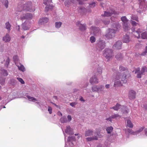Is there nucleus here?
I'll return each instance as SVG.
<instances>
[{
	"mask_svg": "<svg viewBox=\"0 0 147 147\" xmlns=\"http://www.w3.org/2000/svg\"><path fill=\"white\" fill-rule=\"evenodd\" d=\"M101 137L100 135L97 132L94 133V135L92 137H88L86 138V140L88 141H90L93 140H97L99 138H100Z\"/></svg>",
	"mask_w": 147,
	"mask_h": 147,
	"instance_id": "nucleus-10",
	"label": "nucleus"
},
{
	"mask_svg": "<svg viewBox=\"0 0 147 147\" xmlns=\"http://www.w3.org/2000/svg\"><path fill=\"white\" fill-rule=\"evenodd\" d=\"M67 118L68 119V121H71V116L70 115H68L67 117Z\"/></svg>",
	"mask_w": 147,
	"mask_h": 147,
	"instance_id": "nucleus-53",
	"label": "nucleus"
},
{
	"mask_svg": "<svg viewBox=\"0 0 147 147\" xmlns=\"http://www.w3.org/2000/svg\"><path fill=\"white\" fill-rule=\"evenodd\" d=\"M121 108L123 113H127L128 112V109L125 106H121L119 104H117L115 106L110 108L111 109H113L117 111L119 109Z\"/></svg>",
	"mask_w": 147,
	"mask_h": 147,
	"instance_id": "nucleus-7",
	"label": "nucleus"
},
{
	"mask_svg": "<svg viewBox=\"0 0 147 147\" xmlns=\"http://www.w3.org/2000/svg\"><path fill=\"white\" fill-rule=\"evenodd\" d=\"M140 37L143 39H147V32H145L141 34Z\"/></svg>",
	"mask_w": 147,
	"mask_h": 147,
	"instance_id": "nucleus-30",
	"label": "nucleus"
},
{
	"mask_svg": "<svg viewBox=\"0 0 147 147\" xmlns=\"http://www.w3.org/2000/svg\"><path fill=\"white\" fill-rule=\"evenodd\" d=\"M119 69L121 72H118L114 77V86L115 87L121 86L122 82L124 83L127 82L125 74L128 72L127 68L121 66L119 67Z\"/></svg>",
	"mask_w": 147,
	"mask_h": 147,
	"instance_id": "nucleus-1",
	"label": "nucleus"
},
{
	"mask_svg": "<svg viewBox=\"0 0 147 147\" xmlns=\"http://www.w3.org/2000/svg\"><path fill=\"white\" fill-rule=\"evenodd\" d=\"M48 111L49 112V114H51L52 113V108L50 107L49 106L48 107Z\"/></svg>",
	"mask_w": 147,
	"mask_h": 147,
	"instance_id": "nucleus-52",
	"label": "nucleus"
},
{
	"mask_svg": "<svg viewBox=\"0 0 147 147\" xmlns=\"http://www.w3.org/2000/svg\"><path fill=\"white\" fill-rule=\"evenodd\" d=\"M44 0V1H43V3L45 4V5H47V3H48H48H50V2H51L52 1L51 0Z\"/></svg>",
	"mask_w": 147,
	"mask_h": 147,
	"instance_id": "nucleus-48",
	"label": "nucleus"
},
{
	"mask_svg": "<svg viewBox=\"0 0 147 147\" xmlns=\"http://www.w3.org/2000/svg\"><path fill=\"white\" fill-rule=\"evenodd\" d=\"M27 97L28 99L30 101L35 102L36 101H38V100L36 98L30 96H27ZM36 103L38 105L40 106V105H42V104H41L40 102L37 101L36 102Z\"/></svg>",
	"mask_w": 147,
	"mask_h": 147,
	"instance_id": "nucleus-16",
	"label": "nucleus"
},
{
	"mask_svg": "<svg viewBox=\"0 0 147 147\" xmlns=\"http://www.w3.org/2000/svg\"><path fill=\"white\" fill-rule=\"evenodd\" d=\"M109 21H107V22H104V23L105 24H108L109 23Z\"/></svg>",
	"mask_w": 147,
	"mask_h": 147,
	"instance_id": "nucleus-61",
	"label": "nucleus"
},
{
	"mask_svg": "<svg viewBox=\"0 0 147 147\" xmlns=\"http://www.w3.org/2000/svg\"><path fill=\"white\" fill-rule=\"evenodd\" d=\"M62 23L61 22H57L55 23V27L57 28H59L61 26Z\"/></svg>",
	"mask_w": 147,
	"mask_h": 147,
	"instance_id": "nucleus-35",
	"label": "nucleus"
},
{
	"mask_svg": "<svg viewBox=\"0 0 147 147\" xmlns=\"http://www.w3.org/2000/svg\"><path fill=\"white\" fill-rule=\"evenodd\" d=\"M30 23L28 20H26L25 22L22 25V28L24 30H28L30 28Z\"/></svg>",
	"mask_w": 147,
	"mask_h": 147,
	"instance_id": "nucleus-12",
	"label": "nucleus"
},
{
	"mask_svg": "<svg viewBox=\"0 0 147 147\" xmlns=\"http://www.w3.org/2000/svg\"><path fill=\"white\" fill-rule=\"evenodd\" d=\"M90 29L91 34H93L94 35H96L99 30V28L95 27H91Z\"/></svg>",
	"mask_w": 147,
	"mask_h": 147,
	"instance_id": "nucleus-14",
	"label": "nucleus"
},
{
	"mask_svg": "<svg viewBox=\"0 0 147 147\" xmlns=\"http://www.w3.org/2000/svg\"><path fill=\"white\" fill-rule=\"evenodd\" d=\"M79 11L80 12H84L86 11V9L84 7L81 6L79 8Z\"/></svg>",
	"mask_w": 147,
	"mask_h": 147,
	"instance_id": "nucleus-37",
	"label": "nucleus"
},
{
	"mask_svg": "<svg viewBox=\"0 0 147 147\" xmlns=\"http://www.w3.org/2000/svg\"><path fill=\"white\" fill-rule=\"evenodd\" d=\"M146 53H147V47H146V49L144 52L142 53V55H144Z\"/></svg>",
	"mask_w": 147,
	"mask_h": 147,
	"instance_id": "nucleus-55",
	"label": "nucleus"
},
{
	"mask_svg": "<svg viewBox=\"0 0 147 147\" xmlns=\"http://www.w3.org/2000/svg\"><path fill=\"white\" fill-rule=\"evenodd\" d=\"M145 134L147 136V128L145 130Z\"/></svg>",
	"mask_w": 147,
	"mask_h": 147,
	"instance_id": "nucleus-62",
	"label": "nucleus"
},
{
	"mask_svg": "<svg viewBox=\"0 0 147 147\" xmlns=\"http://www.w3.org/2000/svg\"><path fill=\"white\" fill-rule=\"evenodd\" d=\"M123 41L124 42L128 43L129 41V36L127 35H125L124 36Z\"/></svg>",
	"mask_w": 147,
	"mask_h": 147,
	"instance_id": "nucleus-28",
	"label": "nucleus"
},
{
	"mask_svg": "<svg viewBox=\"0 0 147 147\" xmlns=\"http://www.w3.org/2000/svg\"><path fill=\"white\" fill-rule=\"evenodd\" d=\"M48 3L46 5H47L45 7V10L48 11L50 10H51L53 8V6L51 5H49V3Z\"/></svg>",
	"mask_w": 147,
	"mask_h": 147,
	"instance_id": "nucleus-31",
	"label": "nucleus"
},
{
	"mask_svg": "<svg viewBox=\"0 0 147 147\" xmlns=\"http://www.w3.org/2000/svg\"><path fill=\"white\" fill-rule=\"evenodd\" d=\"M94 134L93 131L91 129H88L85 131V136L86 137L90 136Z\"/></svg>",
	"mask_w": 147,
	"mask_h": 147,
	"instance_id": "nucleus-21",
	"label": "nucleus"
},
{
	"mask_svg": "<svg viewBox=\"0 0 147 147\" xmlns=\"http://www.w3.org/2000/svg\"><path fill=\"white\" fill-rule=\"evenodd\" d=\"M1 1L3 4L6 8H7L8 6L9 2L8 0H2Z\"/></svg>",
	"mask_w": 147,
	"mask_h": 147,
	"instance_id": "nucleus-29",
	"label": "nucleus"
},
{
	"mask_svg": "<svg viewBox=\"0 0 147 147\" xmlns=\"http://www.w3.org/2000/svg\"><path fill=\"white\" fill-rule=\"evenodd\" d=\"M143 129V127H141L139 129L136 131H133L131 129H125V130L126 133H128L130 134H133L134 135H137L141 132Z\"/></svg>",
	"mask_w": 147,
	"mask_h": 147,
	"instance_id": "nucleus-8",
	"label": "nucleus"
},
{
	"mask_svg": "<svg viewBox=\"0 0 147 147\" xmlns=\"http://www.w3.org/2000/svg\"><path fill=\"white\" fill-rule=\"evenodd\" d=\"M79 100L83 102H84L85 101V100L83 98L82 96L80 97Z\"/></svg>",
	"mask_w": 147,
	"mask_h": 147,
	"instance_id": "nucleus-54",
	"label": "nucleus"
},
{
	"mask_svg": "<svg viewBox=\"0 0 147 147\" xmlns=\"http://www.w3.org/2000/svg\"><path fill=\"white\" fill-rule=\"evenodd\" d=\"M60 122L62 123H67L68 122L66 117L65 116H63L62 117L60 120Z\"/></svg>",
	"mask_w": 147,
	"mask_h": 147,
	"instance_id": "nucleus-32",
	"label": "nucleus"
},
{
	"mask_svg": "<svg viewBox=\"0 0 147 147\" xmlns=\"http://www.w3.org/2000/svg\"><path fill=\"white\" fill-rule=\"evenodd\" d=\"M16 65L18 67L19 69L22 71L24 72L25 71V69L24 66L21 64H19L16 63Z\"/></svg>",
	"mask_w": 147,
	"mask_h": 147,
	"instance_id": "nucleus-27",
	"label": "nucleus"
},
{
	"mask_svg": "<svg viewBox=\"0 0 147 147\" xmlns=\"http://www.w3.org/2000/svg\"><path fill=\"white\" fill-rule=\"evenodd\" d=\"M116 57L117 59L120 60L122 57V55L121 54L119 53L116 56Z\"/></svg>",
	"mask_w": 147,
	"mask_h": 147,
	"instance_id": "nucleus-45",
	"label": "nucleus"
},
{
	"mask_svg": "<svg viewBox=\"0 0 147 147\" xmlns=\"http://www.w3.org/2000/svg\"><path fill=\"white\" fill-rule=\"evenodd\" d=\"M98 88L97 92H99L102 91L103 90L104 87L103 86L101 85L98 87Z\"/></svg>",
	"mask_w": 147,
	"mask_h": 147,
	"instance_id": "nucleus-38",
	"label": "nucleus"
},
{
	"mask_svg": "<svg viewBox=\"0 0 147 147\" xmlns=\"http://www.w3.org/2000/svg\"><path fill=\"white\" fill-rule=\"evenodd\" d=\"M140 68L138 67L137 68L135 71V73H136L139 71L137 74V77L138 78H141L142 75H144L145 72L147 71V68L146 66H143L142 67V69L140 71Z\"/></svg>",
	"mask_w": 147,
	"mask_h": 147,
	"instance_id": "nucleus-5",
	"label": "nucleus"
},
{
	"mask_svg": "<svg viewBox=\"0 0 147 147\" xmlns=\"http://www.w3.org/2000/svg\"><path fill=\"white\" fill-rule=\"evenodd\" d=\"M11 40V38L9 35L7 34H6L5 36L3 38V40L5 42H9Z\"/></svg>",
	"mask_w": 147,
	"mask_h": 147,
	"instance_id": "nucleus-20",
	"label": "nucleus"
},
{
	"mask_svg": "<svg viewBox=\"0 0 147 147\" xmlns=\"http://www.w3.org/2000/svg\"><path fill=\"white\" fill-rule=\"evenodd\" d=\"M9 61H10V60H9V58H7L6 60L5 64V65L6 67H8L9 63Z\"/></svg>",
	"mask_w": 147,
	"mask_h": 147,
	"instance_id": "nucleus-46",
	"label": "nucleus"
},
{
	"mask_svg": "<svg viewBox=\"0 0 147 147\" xmlns=\"http://www.w3.org/2000/svg\"><path fill=\"white\" fill-rule=\"evenodd\" d=\"M23 9L30 12L33 11L35 10L34 7L32 6L30 1L28 2L24 5Z\"/></svg>",
	"mask_w": 147,
	"mask_h": 147,
	"instance_id": "nucleus-4",
	"label": "nucleus"
},
{
	"mask_svg": "<svg viewBox=\"0 0 147 147\" xmlns=\"http://www.w3.org/2000/svg\"><path fill=\"white\" fill-rule=\"evenodd\" d=\"M98 73L99 74H101L102 73V71H101V70H100V71H98Z\"/></svg>",
	"mask_w": 147,
	"mask_h": 147,
	"instance_id": "nucleus-60",
	"label": "nucleus"
},
{
	"mask_svg": "<svg viewBox=\"0 0 147 147\" xmlns=\"http://www.w3.org/2000/svg\"><path fill=\"white\" fill-rule=\"evenodd\" d=\"M144 107L146 110L147 111V104L144 106Z\"/></svg>",
	"mask_w": 147,
	"mask_h": 147,
	"instance_id": "nucleus-59",
	"label": "nucleus"
},
{
	"mask_svg": "<svg viewBox=\"0 0 147 147\" xmlns=\"http://www.w3.org/2000/svg\"><path fill=\"white\" fill-rule=\"evenodd\" d=\"M96 39L95 37L93 36L91 37L90 38V41L91 43H93L95 42Z\"/></svg>",
	"mask_w": 147,
	"mask_h": 147,
	"instance_id": "nucleus-42",
	"label": "nucleus"
},
{
	"mask_svg": "<svg viewBox=\"0 0 147 147\" xmlns=\"http://www.w3.org/2000/svg\"><path fill=\"white\" fill-rule=\"evenodd\" d=\"M121 20L123 22V28L125 31L129 30V28L128 25V20L125 16H122L121 18Z\"/></svg>",
	"mask_w": 147,
	"mask_h": 147,
	"instance_id": "nucleus-9",
	"label": "nucleus"
},
{
	"mask_svg": "<svg viewBox=\"0 0 147 147\" xmlns=\"http://www.w3.org/2000/svg\"><path fill=\"white\" fill-rule=\"evenodd\" d=\"M110 85L109 84H106L105 86V87L107 88H109L110 87Z\"/></svg>",
	"mask_w": 147,
	"mask_h": 147,
	"instance_id": "nucleus-58",
	"label": "nucleus"
},
{
	"mask_svg": "<svg viewBox=\"0 0 147 147\" xmlns=\"http://www.w3.org/2000/svg\"><path fill=\"white\" fill-rule=\"evenodd\" d=\"M103 55L108 61L113 56V51L108 48H106L103 51Z\"/></svg>",
	"mask_w": 147,
	"mask_h": 147,
	"instance_id": "nucleus-3",
	"label": "nucleus"
},
{
	"mask_svg": "<svg viewBox=\"0 0 147 147\" xmlns=\"http://www.w3.org/2000/svg\"><path fill=\"white\" fill-rule=\"evenodd\" d=\"M113 29H109L107 31L105 36L108 39H111L113 38L115 36V34L117 30L120 28V25L118 23L113 24Z\"/></svg>",
	"mask_w": 147,
	"mask_h": 147,
	"instance_id": "nucleus-2",
	"label": "nucleus"
},
{
	"mask_svg": "<svg viewBox=\"0 0 147 147\" xmlns=\"http://www.w3.org/2000/svg\"><path fill=\"white\" fill-rule=\"evenodd\" d=\"M136 95V92L133 90H131L129 92V98L131 99H134L135 98Z\"/></svg>",
	"mask_w": 147,
	"mask_h": 147,
	"instance_id": "nucleus-18",
	"label": "nucleus"
},
{
	"mask_svg": "<svg viewBox=\"0 0 147 147\" xmlns=\"http://www.w3.org/2000/svg\"><path fill=\"white\" fill-rule=\"evenodd\" d=\"M76 25L79 27L80 29L81 30L83 31L86 29V25L80 24L79 22H78L76 23Z\"/></svg>",
	"mask_w": 147,
	"mask_h": 147,
	"instance_id": "nucleus-19",
	"label": "nucleus"
},
{
	"mask_svg": "<svg viewBox=\"0 0 147 147\" xmlns=\"http://www.w3.org/2000/svg\"><path fill=\"white\" fill-rule=\"evenodd\" d=\"M5 24L6 28L7 29L8 31L9 32L11 30L10 28L11 27L10 24L9 22H7L5 23Z\"/></svg>",
	"mask_w": 147,
	"mask_h": 147,
	"instance_id": "nucleus-34",
	"label": "nucleus"
},
{
	"mask_svg": "<svg viewBox=\"0 0 147 147\" xmlns=\"http://www.w3.org/2000/svg\"><path fill=\"white\" fill-rule=\"evenodd\" d=\"M122 44V43L121 41H118L114 44L113 48L114 49H120L121 48Z\"/></svg>",
	"mask_w": 147,
	"mask_h": 147,
	"instance_id": "nucleus-17",
	"label": "nucleus"
},
{
	"mask_svg": "<svg viewBox=\"0 0 147 147\" xmlns=\"http://www.w3.org/2000/svg\"><path fill=\"white\" fill-rule=\"evenodd\" d=\"M106 43L105 41L100 40L97 43L96 48L99 51H101L105 47Z\"/></svg>",
	"mask_w": 147,
	"mask_h": 147,
	"instance_id": "nucleus-6",
	"label": "nucleus"
},
{
	"mask_svg": "<svg viewBox=\"0 0 147 147\" xmlns=\"http://www.w3.org/2000/svg\"><path fill=\"white\" fill-rule=\"evenodd\" d=\"M18 57L16 56H15L13 57V59L15 61H16L18 59Z\"/></svg>",
	"mask_w": 147,
	"mask_h": 147,
	"instance_id": "nucleus-56",
	"label": "nucleus"
},
{
	"mask_svg": "<svg viewBox=\"0 0 147 147\" xmlns=\"http://www.w3.org/2000/svg\"><path fill=\"white\" fill-rule=\"evenodd\" d=\"M17 79L18 80V81L20 82L21 84H24V82L23 80L21 78H17Z\"/></svg>",
	"mask_w": 147,
	"mask_h": 147,
	"instance_id": "nucleus-49",
	"label": "nucleus"
},
{
	"mask_svg": "<svg viewBox=\"0 0 147 147\" xmlns=\"http://www.w3.org/2000/svg\"><path fill=\"white\" fill-rule=\"evenodd\" d=\"M78 102H74L70 103V105L72 107H75V106L77 104Z\"/></svg>",
	"mask_w": 147,
	"mask_h": 147,
	"instance_id": "nucleus-43",
	"label": "nucleus"
},
{
	"mask_svg": "<svg viewBox=\"0 0 147 147\" xmlns=\"http://www.w3.org/2000/svg\"><path fill=\"white\" fill-rule=\"evenodd\" d=\"M0 74L2 76H7L8 75L7 71L3 69H2L0 70Z\"/></svg>",
	"mask_w": 147,
	"mask_h": 147,
	"instance_id": "nucleus-25",
	"label": "nucleus"
},
{
	"mask_svg": "<svg viewBox=\"0 0 147 147\" xmlns=\"http://www.w3.org/2000/svg\"><path fill=\"white\" fill-rule=\"evenodd\" d=\"M113 127H109L107 128L106 131L108 134H110L112 131Z\"/></svg>",
	"mask_w": 147,
	"mask_h": 147,
	"instance_id": "nucleus-36",
	"label": "nucleus"
},
{
	"mask_svg": "<svg viewBox=\"0 0 147 147\" xmlns=\"http://www.w3.org/2000/svg\"><path fill=\"white\" fill-rule=\"evenodd\" d=\"M115 11H114L111 10L109 11H105L104 14L102 15V16H104L109 17L111 16L113 14H115Z\"/></svg>",
	"mask_w": 147,
	"mask_h": 147,
	"instance_id": "nucleus-15",
	"label": "nucleus"
},
{
	"mask_svg": "<svg viewBox=\"0 0 147 147\" xmlns=\"http://www.w3.org/2000/svg\"><path fill=\"white\" fill-rule=\"evenodd\" d=\"M65 132L69 135L72 134L73 133L72 129L69 126L66 127V129L65 130Z\"/></svg>",
	"mask_w": 147,
	"mask_h": 147,
	"instance_id": "nucleus-23",
	"label": "nucleus"
},
{
	"mask_svg": "<svg viewBox=\"0 0 147 147\" xmlns=\"http://www.w3.org/2000/svg\"><path fill=\"white\" fill-rule=\"evenodd\" d=\"M131 22L132 25L133 26H136L137 25H139V24L138 23H136L135 21H132V20H131Z\"/></svg>",
	"mask_w": 147,
	"mask_h": 147,
	"instance_id": "nucleus-47",
	"label": "nucleus"
},
{
	"mask_svg": "<svg viewBox=\"0 0 147 147\" xmlns=\"http://www.w3.org/2000/svg\"><path fill=\"white\" fill-rule=\"evenodd\" d=\"M5 78L2 77H0V83L1 85H3L5 84Z\"/></svg>",
	"mask_w": 147,
	"mask_h": 147,
	"instance_id": "nucleus-40",
	"label": "nucleus"
},
{
	"mask_svg": "<svg viewBox=\"0 0 147 147\" xmlns=\"http://www.w3.org/2000/svg\"><path fill=\"white\" fill-rule=\"evenodd\" d=\"M32 15L30 13H27L24 14L21 16V18L22 20L26 19L28 20L31 19L32 18Z\"/></svg>",
	"mask_w": 147,
	"mask_h": 147,
	"instance_id": "nucleus-11",
	"label": "nucleus"
},
{
	"mask_svg": "<svg viewBox=\"0 0 147 147\" xmlns=\"http://www.w3.org/2000/svg\"><path fill=\"white\" fill-rule=\"evenodd\" d=\"M18 29V30L20 29V26H18L16 27Z\"/></svg>",
	"mask_w": 147,
	"mask_h": 147,
	"instance_id": "nucleus-63",
	"label": "nucleus"
},
{
	"mask_svg": "<svg viewBox=\"0 0 147 147\" xmlns=\"http://www.w3.org/2000/svg\"><path fill=\"white\" fill-rule=\"evenodd\" d=\"M74 138L72 136H69L68 138V141L69 142H70L71 141L74 140Z\"/></svg>",
	"mask_w": 147,
	"mask_h": 147,
	"instance_id": "nucleus-44",
	"label": "nucleus"
},
{
	"mask_svg": "<svg viewBox=\"0 0 147 147\" xmlns=\"http://www.w3.org/2000/svg\"><path fill=\"white\" fill-rule=\"evenodd\" d=\"M49 20L47 18H44L40 19L39 21V22L41 24H44L47 23Z\"/></svg>",
	"mask_w": 147,
	"mask_h": 147,
	"instance_id": "nucleus-26",
	"label": "nucleus"
},
{
	"mask_svg": "<svg viewBox=\"0 0 147 147\" xmlns=\"http://www.w3.org/2000/svg\"><path fill=\"white\" fill-rule=\"evenodd\" d=\"M97 147H101V146L100 145H99L98 146H97Z\"/></svg>",
	"mask_w": 147,
	"mask_h": 147,
	"instance_id": "nucleus-64",
	"label": "nucleus"
},
{
	"mask_svg": "<svg viewBox=\"0 0 147 147\" xmlns=\"http://www.w3.org/2000/svg\"><path fill=\"white\" fill-rule=\"evenodd\" d=\"M113 119L112 118L111 116L109 117V118H107L106 119L108 121H111V119Z\"/></svg>",
	"mask_w": 147,
	"mask_h": 147,
	"instance_id": "nucleus-57",
	"label": "nucleus"
},
{
	"mask_svg": "<svg viewBox=\"0 0 147 147\" xmlns=\"http://www.w3.org/2000/svg\"><path fill=\"white\" fill-rule=\"evenodd\" d=\"M98 86H94L92 87V90L93 92L98 91Z\"/></svg>",
	"mask_w": 147,
	"mask_h": 147,
	"instance_id": "nucleus-41",
	"label": "nucleus"
},
{
	"mask_svg": "<svg viewBox=\"0 0 147 147\" xmlns=\"http://www.w3.org/2000/svg\"><path fill=\"white\" fill-rule=\"evenodd\" d=\"M142 32V30L140 29H139L136 31L133 32L134 35L137 38L140 37V33Z\"/></svg>",
	"mask_w": 147,
	"mask_h": 147,
	"instance_id": "nucleus-22",
	"label": "nucleus"
},
{
	"mask_svg": "<svg viewBox=\"0 0 147 147\" xmlns=\"http://www.w3.org/2000/svg\"><path fill=\"white\" fill-rule=\"evenodd\" d=\"M119 116V115L118 114H114L112 115L111 117L113 119H114L117 118Z\"/></svg>",
	"mask_w": 147,
	"mask_h": 147,
	"instance_id": "nucleus-51",
	"label": "nucleus"
},
{
	"mask_svg": "<svg viewBox=\"0 0 147 147\" xmlns=\"http://www.w3.org/2000/svg\"><path fill=\"white\" fill-rule=\"evenodd\" d=\"M90 82L92 84H96L98 82V80L96 76L92 77L90 80Z\"/></svg>",
	"mask_w": 147,
	"mask_h": 147,
	"instance_id": "nucleus-13",
	"label": "nucleus"
},
{
	"mask_svg": "<svg viewBox=\"0 0 147 147\" xmlns=\"http://www.w3.org/2000/svg\"><path fill=\"white\" fill-rule=\"evenodd\" d=\"M96 5V3L94 2H92L89 4V6L90 7H93Z\"/></svg>",
	"mask_w": 147,
	"mask_h": 147,
	"instance_id": "nucleus-50",
	"label": "nucleus"
},
{
	"mask_svg": "<svg viewBox=\"0 0 147 147\" xmlns=\"http://www.w3.org/2000/svg\"><path fill=\"white\" fill-rule=\"evenodd\" d=\"M131 20H135L137 22H138V18L137 16L132 15Z\"/></svg>",
	"mask_w": 147,
	"mask_h": 147,
	"instance_id": "nucleus-39",
	"label": "nucleus"
},
{
	"mask_svg": "<svg viewBox=\"0 0 147 147\" xmlns=\"http://www.w3.org/2000/svg\"><path fill=\"white\" fill-rule=\"evenodd\" d=\"M75 0H66L65 3L66 6L69 7L74 3Z\"/></svg>",
	"mask_w": 147,
	"mask_h": 147,
	"instance_id": "nucleus-24",
	"label": "nucleus"
},
{
	"mask_svg": "<svg viewBox=\"0 0 147 147\" xmlns=\"http://www.w3.org/2000/svg\"><path fill=\"white\" fill-rule=\"evenodd\" d=\"M127 125L128 127L130 128H132L133 126V123L129 120H127Z\"/></svg>",
	"mask_w": 147,
	"mask_h": 147,
	"instance_id": "nucleus-33",
	"label": "nucleus"
}]
</instances>
